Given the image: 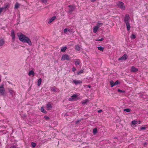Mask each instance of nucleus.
<instances>
[{
  "mask_svg": "<svg viewBox=\"0 0 148 148\" xmlns=\"http://www.w3.org/2000/svg\"><path fill=\"white\" fill-rule=\"evenodd\" d=\"M17 36L20 41L23 43H26L29 46L32 45V43L29 38L21 32L17 34Z\"/></svg>",
  "mask_w": 148,
  "mask_h": 148,
  "instance_id": "f257e3e1",
  "label": "nucleus"
},
{
  "mask_svg": "<svg viewBox=\"0 0 148 148\" xmlns=\"http://www.w3.org/2000/svg\"><path fill=\"white\" fill-rule=\"evenodd\" d=\"M103 23H98L96 26L94 27L93 29V32L94 33H96L97 32L98 29L102 26Z\"/></svg>",
  "mask_w": 148,
  "mask_h": 148,
  "instance_id": "f03ea898",
  "label": "nucleus"
},
{
  "mask_svg": "<svg viewBox=\"0 0 148 148\" xmlns=\"http://www.w3.org/2000/svg\"><path fill=\"white\" fill-rule=\"evenodd\" d=\"M118 7L121 10H124L125 9V6L123 3L121 1H119L117 3Z\"/></svg>",
  "mask_w": 148,
  "mask_h": 148,
  "instance_id": "7ed1b4c3",
  "label": "nucleus"
},
{
  "mask_svg": "<svg viewBox=\"0 0 148 148\" xmlns=\"http://www.w3.org/2000/svg\"><path fill=\"white\" fill-rule=\"evenodd\" d=\"M69 56L67 54L63 55L61 58V60H70Z\"/></svg>",
  "mask_w": 148,
  "mask_h": 148,
  "instance_id": "20e7f679",
  "label": "nucleus"
},
{
  "mask_svg": "<svg viewBox=\"0 0 148 148\" xmlns=\"http://www.w3.org/2000/svg\"><path fill=\"white\" fill-rule=\"evenodd\" d=\"M77 95H75L71 96L69 98V101H76L77 99Z\"/></svg>",
  "mask_w": 148,
  "mask_h": 148,
  "instance_id": "39448f33",
  "label": "nucleus"
},
{
  "mask_svg": "<svg viewBox=\"0 0 148 148\" xmlns=\"http://www.w3.org/2000/svg\"><path fill=\"white\" fill-rule=\"evenodd\" d=\"M52 103L50 102H49L46 106L47 110H50L52 108Z\"/></svg>",
  "mask_w": 148,
  "mask_h": 148,
  "instance_id": "423d86ee",
  "label": "nucleus"
},
{
  "mask_svg": "<svg viewBox=\"0 0 148 148\" xmlns=\"http://www.w3.org/2000/svg\"><path fill=\"white\" fill-rule=\"evenodd\" d=\"M5 89L4 87L2 86H0V95H4Z\"/></svg>",
  "mask_w": 148,
  "mask_h": 148,
  "instance_id": "0eeeda50",
  "label": "nucleus"
},
{
  "mask_svg": "<svg viewBox=\"0 0 148 148\" xmlns=\"http://www.w3.org/2000/svg\"><path fill=\"white\" fill-rule=\"evenodd\" d=\"M127 58V56L126 54H124L122 57L119 58V60H126Z\"/></svg>",
  "mask_w": 148,
  "mask_h": 148,
  "instance_id": "6e6552de",
  "label": "nucleus"
},
{
  "mask_svg": "<svg viewBox=\"0 0 148 148\" xmlns=\"http://www.w3.org/2000/svg\"><path fill=\"white\" fill-rule=\"evenodd\" d=\"M11 36L12 38V40L13 41H14L15 40V33L14 31L13 30H12L11 31Z\"/></svg>",
  "mask_w": 148,
  "mask_h": 148,
  "instance_id": "1a4fd4ad",
  "label": "nucleus"
},
{
  "mask_svg": "<svg viewBox=\"0 0 148 148\" xmlns=\"http://www.w3.org/2000/svg\"><path fill=\"white\" fill-rule=\"evenodd\" d=\"M130 19V17L128 14H126L125 17L124 21L125 23H129V21Z\"/></svg>",
  "mask_w": 148,
  "mask_h": 148,
  "instance_id": "9d476101",
  "label": "nucleus"
},
{
  "mask_svg": "<svg viewBox=\"0 0 148 148\" xmlns=\"http://www.w3.org/2000/svg\"><path fill=\"white\" fill-rule=\"evenodd\" d=\"M138 69L136 68L134 66H132L131 67L130 71L132 72H135L138 71Z\"/></svg>",
  "mask_w": 148,
  "mask_h": 148,
  "instance_id": "9b49d317",
  "label": "nucleus"
},
{
  "mask_svg": "<svg viewBox=\"0 0 148 148\" xmlns=\"http://www.w3.org/2000/svg\"><path fill=\"white\" fill-rule=\"evenodd\" d=\"M73 82L76 85H77L82 83V81L80 80H75L73 81Z\"/></svg>",
  "mask_w": 148,
  "mask_h": 148,
  "instance_id": "f8f14e48",
  "label": "nucleus"
},
{
  "mask_svg": "<svg viewBox=\"0 0 148 148\" xmlns=\"http://www.w3.org/2000/svg\"><path fill=\"white\" fill-rule=\"evenodd\" d=\"M68 7L69 8V12H71L75 8L73 5H70Z\"/></svg>",
  "mask_w": 148,
  "mask_h": 148,
  "instance_id": "ddd939ff",
  "label": "nucleus"
},
{
  "mask_svg": "<svg viewBox=\"0 0 148 148\" xmlns=\"http://www.w3.org/2000/svg\"><path fill=\"white\" fill-rule=\"evenodd\" d=\"M56 18V16H53L49 20L48 22V23L49 24H50L51 22H52Z\"/></svg>",
  "mask_w": 148,
  "mask_h": 148,
  "instance_id": "4468645a",
  "label": "nucleus"
},
{
  "mask_svg": "<svg viewBox=\"0 0 148 148\" xmlns=\"http://www.w3.org/2000/svg\"><path fill=\"white\" fill-rule=\"evenodd\" d=\"M10 6V4L8 3H5L4 5V7H2L3 8L4 10V12H5L6 11V9L8 7H9Z\"/></svg>",
  "mask_w": 148,
  "mask_h": 148,
  "instance_id": "2eb2a0df",
  "label": "nucleus"
},
{
  "mask_svg": "<svg viewBox=\"0 0 148 148\" xmlns=\"http://www.w3.org/2000/svg\"><path fill=\"white\" fill-rule=\"evenodd\" d=\"M74 62H75V64L76 66L79 65L80 63V60L79 59H75L74 60Z\"/></svg>",
  "mask_w": 148,
  "mask_h": 148,
  "instance_id": "dca6fc26",
  "label": "nucleus"
},
{
  "mask_svg": "<svg viewBox=\"0 0 148 148\" xmlns=\"http://www.w3.org/2000/svg\"><path fill=\"white\" fill-rule=\"evenodd\" d=\"M63 31L65 33H66L67 32H71L69 29L67 28L64 29L63 30Z\"/></svg>",
  "mask_w": 148,
  "mask_h": 148,
  "instance_id": "f3484780",
  "label": "nucleus"
},
{
  "mask_svg": "<svg viewBox=\"0 0 148 148\" xmlns=\"http://www.w3.org/2000/svg\"><path fill=\"white\" fill-rule=\"evenodd\" d=\"M127 30L128 31L130 30V26L129 23H125Z\"/></svg>",
  "mask_w": 148,
  "mask_h": 148,
  "instance_id": "a211bd4d",
  "label": "nucleus"
},
{
  "mask_svg": "<svg viewBox=\"0 0 148 148\" xmlns=\"http://www.w3.org/2000/svg\"><path fill=\"white\" fill-rule=\"evenodd\" d=\"M9 92L10 94L12 96H13L14 95H15V92L14 90H12V89H10L9 90Z\"/></svg>",
  "mask_w": 148,
  "mask_h": 148,
  "instance_id": "6ab92c4d",
  "label": "nucleus"
},
{
  "mask_svg": "<svg viewBox=\"0 0 148 148\" xmlns=\"http://www.w3.org/2000/svg\"><path fill=\"white\" fill-rule=\"evenodd\" d=\"M67 49L66 47H62L61 48V51L62 52H64Z\"/></svg>",
  "mask_w": 148,
  "mask_h": 148,
  "instance_id": "aec40b11",
  "label": "nucleus"
},
{
  "mask_svg": "<svg viewBox=\"0 0 148 148\" xmlns=\"http://www.w3.org/2000/svg\"><path fill=\"white\" fill-rule=\"evenodd\" d=\"M34 75H35L34 73L33 70L30 71H29V73H28V75L29 76H31V75H32L33 76H34Z\"/></svg>",
  "mask_w": 148,
  "mask_h": 148,
  "instance_id": "412c9836",
  "label": "nucleus"
},
{
  "mask_svg": "<svg viewBox=\"0 0 148 148\" xmlns=\"http://www.w3.org/2000/svg\"><path fill=\"white\" fill-rule=\"evenodd\" d=\"M89 101V100L88 99H86L84 100L82 102V105H84L86 104Z\"/></svg>",
  "mask_w": 148,
  "mask_h": 148,
  "instance_id": "4be33fe9",
  "label": "nucleus"
},
{
  "mask_svg": "<svg viewBox=\"0 0 148 148\" xmlns=\"http://www.w3.org/2000/svg\"><path fill=\"white\" fill-rule=\"evenodd\" d=\"M51 90L52 91L54 92H56L57 91V90H58V89L56 88L55 87H51Z\"/></svg>",
  "mask_w": 148,
  "mask_h": 148,
  "instance_id": "5701e85b",
  "label": "nucleus"
},
{
  "mask_svg": "<svg viewBox=\"0 0 148 148\" xmlns=\"http://www.w3.org/2000/svg\"><path fill=\"white\" fill-rule=\"evenodd\" d=\"M110 83L111 85V87H113L114 86H115V83L114 82V81L112 80H111L110 82Z\"/></svg>",
  "mask_w": 148,
  "mask_h": 148,
  "instance_id": "b1692460",
  "label": "nucleus"
},
{
  "mask_svg": "<svg viewBox=\"0 0 148 148\" xmlns=\"http://www.w3.org/2000/svg\"><path fill=\"white\" fill-rule=\"evenodd\" d=\"M42 82V79L41 78H40L38 79V84L37 85L38 86H40L41 83Z\"/></svg>",
  "mask_w": 148,
  "mask_h": 148,
  "instance_id": "393cba45",
  "label": "nucleus"
},
{
  "mask_svg": "<svg viewBox=\"0 0 148 148\" xmlns=\"http://www.w3.org/2000/svg\"><path fill=\"white\" fill-rule=\"evenodd\" d=\"M75 49L77 51H79L80 47L79 46L77 45L75 46Z\"/></svg>",
  "mask_w": 148,
  "mask_h": 148,
  "instance_id": "a878e982",
  "label": "nucleus"
},
{
  "mask_svg": "<svg viewBox=\"0 0 148 148\" xmlns=\"http://www.w3.org/2000/svg\"><path fill=\"white\" fill-rule=\"evenodd\" d=\"M97 48L99 50L102 51H103L104 49V47L101 46L98 47Z\"/></svg>",
  "mask_w": 148,
  "mask_h": 148,
  "instance_id": "bb28decb",
  "label": "nucleus"
},
{
  "mask_svg": "<svg viewBox=\"0 0 148 148\" xmlns=\"http://www.w3.org/2000/svg\"><path fill=\"white\" fill-rule=\"evenodd\" d=\"M40 110L42 112L44 113H47V111L44 110L43 107H41L40 109Z\"/></svg>",
  "mask_w": 148,
  "mask_h": 148,
  "instance_id": "cd10ccee",
  "label": "nucleus"
},
{
  "mask_svg": "<svg viewBox=\"0 0 148 148\" xmlns=\"http://www.w3.org/2000/svg\"><path fill=\"white\" fill-rule=\"evenodd\" d=\"M4 42L2 39L0 40V46H1L4 44Z\"/></svg>",
  "mask_w": 148,
  "mask_h": 148,
  "instance_id": "c85d7f7f",
  "label": "nucleus"
},
{
  "mask_svg": "<svg viewBox=\"0 0 148 148\" xmlns=\"http://www.w3.org/2000/svg\"><path fill=\"white\" fill-rule=\"evenodd\" d=\"M97 128H95L93 130V133L94 134H95L97 133Z\"/></svg>",
  "mask_w": 148,
  "mask_h": 148,
  "instance_id": "c756f323",
  "label": "nucleus"
},
{
  "mask_svg": "<svg viewBox=\"0 0 148 148\" xmlns=\"http://www.w3.org/2000/svg\"><path fill=\"white\" fill-rule=\"evenodd\" d=\"M19 4L18 3H16L14 7V9H16L18 8L19 6Z\"/></svg>",
  "mask_w": 148,
  "mask_h": 148,
  "instance_id": "7c9ffc66",
  "label": "nucleus"
},
{
  "mask_svg": "<svg viewBox=\"0 0 148 148\" xmlns=\"http://www.w3.org/2000/svg\"><path fill=\"white\" fill-rule=\"evenodd\" d=\"M136 38V36L134 34H132L131 36V38L132 39H134Z\"/></svg>",
  "mask_w": 148,
  "mask_h": 148,
  "instance_id": "2f4dec72",
  "label": "nucleus"
},
{
  "mask_svg": "<svg viewBox=\"0 0 148 148\" xmlns=\"http://www.w3.org/2000/svg\"><path fill=\"white\" fill-rule=\"evenodd\" d=\"M17 145L15 144V145H12L11 146L10 148H17Z\"/></svg>",
  "mask_w": 148,
  "mask_h": 148,
  "instance_id": "473e14b6",
  "label": "nucleus"
},
{
  "mask_svg": "<svg viewBox=\"0 0 148 148\" xmlns=\"http://www.w3.org/2000/svg\"><path fill=\"white\" fill-rule=\"evenodd\" d=\"M132 123L133 125H135L137 123V122L136 121H132Z\"/></svg>",
  "mask_w": 148,
  "mask_h": 148,
  "instance_id": "72a5a7b5",
  "label": "nucleus"
},
{
  "mask_svg": "<svg viewBox=\"0 0 148 148\" xmlns=\"http://www.w3.org/2000/svg\"><path fill=\"white\" fill-rule=\"evenodd\" d=\"M31 145L33 147H34L36 146V143L33 142L31 143Z\"/></svg>",
  "mask_w": 148,
  "mask_h": 148,
  "instance_id": "f704fd0d",
  "label": "nucleus"
},
{
  "mask_svg": "<svg viewBox=\"0 0 148 148\" xmlns=\"http://www.w3.org/2000/svg\"><path fill=\"white\" fill-rule=\"evenodd\" d=\"M4 11V10L3 8L2 7L0 8V15L1 14V13L3 11Z\"/></svg>",
  "mask_w": 148,
  "mask_h": 148,
  "instance_id": "c9c22d12",
  "label": "nucleus"
},
{
  "mask_svg": "<svg viewBox=\"0 0 148 148\" xmlns=\"http://www.w3.org/2000/svg\"><path fill=\"white\" fill-rule=\"evenodd\" d=\"M118 91L119 92H121V93H125V92L124 90H121L119 89H118Z\"/></svg>",
  "mask_w": 148,
  "mask_h": 148,
  "instance_id": "e433bc0d",
  "label": "nucleus"
},
{
  "mask_svg": "<svg viewBox=\"0 0 148 148\" xmlns=\"http://www.w3.org/2000/svg\"><path fill=\"white\" fill-rule=\"evenodd\" d=\"M114 83H115V84H114L115 85L119 84H120V83L119 82L118 80L116 81Z\"/></svg>",
  "mask_w": 148,
  "mask_h": 148,
  "instance_id": "4c0bfd02",
  "label": "nucleus"
},
{
  "mask_svg": "<svg viewBox=\"0 0 148 148\" xmlns=\"http://www.w3.org/2000/svg\"><path fill=\"white\" fill-rule=\"evenodd\" d=\"M124 111H126L127 112H130V110L129 109H124Z\"/></svg>",
  "mask_w": 148,
  "mask_h": 148,
  "instance_id": "58836bf2",
  "label": "nucleus"
},
{
  "mask_svg": "<svg viewBox=\"0 0 148 148\" xmlns=\"http://www.w3.org/2000/svg\"><path fill=\"white\" fill-rule=\"evenodd\" d=\"M103 38H101L100 39H97V40H96V41H103Z\"/></svg>",
  "mask_w": 148,
  "mask_h": 148,
  "instance_id": "ea45409f",
  "label": "nucleus"
},
{
  "mask_svg": "<svg viewBox=\"0 0 148 148\" xmlns=\"http://www.w3.org/2000/svg\"><path fill=\"white\" fill-rule=\"evenodd\" d=\"M41 0L42 1V2L44 3H46L47 2V0Z\"/></svg>",
  "mask_w": 148,
  "mask_h": 148,
  "instance_id": "a19ab883",
  "label": "nucleus"
},
{
  "mask_svg": "<svg viewBox=\"0 0 148 148\" xmlns=\"http://www.w3.org/2000/svg\"><path fill=\"white\" fill-rule=\"evenodd\" d=\"M83 70H81L79 71V72H78L77 74L79 75L80 73H83Z\"/></svg>",
  "mask_w": 148,
  "mask_h": 148,
  "instance_id": "79ce46f5",
  "label": "nucleus"
},
{
  "mask_svg": "<svg viewBox=\"0 0 148 148\" xmlns=\"http://www.w3.org/2000/svg\"><path fill=\"white\" fill-rule=\"evenodd\" d=\"M44 117L46 120H48L49 119V117L47 116H45Z\"/></svg>",
  "mask_w": 148,
  "mask_h": 148,
  "instance_id": "37998d69",
  "label": "nucleus"
},
{
  "mask_svg": "<svg viewBox=\"0 0 148 148\" xmlns=\"http://www.w3.org/2000/svg\"><path fill=\"white\" fill-rule=\"evenodd\" d=\"M141 130H144L146 129V127H143L140 128Z\"/></svg>",
  "mask_w": 148,
  "mask_h": 148,
  "instance_id": "c03bdc74",
  "label": "nucleus"
},
{
  "mask_svg": "<svg viewBox=\"0 0 148 148\" xmlns=\"http://www.w3.org/2000/svg\"><path fill=\"white\" fill-rule=\"evenodd\" d=\"M76 70V69L74 67H73V68H72V71H75V70Z\"/></svg>",
  "mask_w": 148,
  "mask_h": 148,
  "instance_id": "a18cd8bd",
  "label": "nucleus"
},
{
  "mask_svg": "<svg viewBox=\"0 0 148 148\" xmlns=\"http://www.w3.org/2000/svg\"><path fill=\"white\" fill-rule=\"evenodd\" d=\"M102 112V110H99L98 111V112L99 113L101 112Z\"/></svg>",
  "mask_w": 148,
  "mask_h": 148,
  "instance_id": "49530a36",
  "label": "nucleus"
},
{
  "mask_svg": "<svg viewBox=\"0 0 148 148\" xmlns=\"http://www.w3.org/2000/svg\"><path fill=\"white\" fill-rule=\"evenodd\" d=\"M96 0H91V2H94Z\"/></svg>",
  "mask_w": 148,
  "mask_h": 148,
  "instance_id": "de8ad7c7",
  "label": "nucleus"
},
{
  "mask_svg": "<svg viewBox=\"0 0 148 148\" xmlns=\"http://www.w3.org/2000/svg\"><path fill=\"white\" fill-rule=\"evenodd\" d=\"M88 86V87L89 88H90L91 87V86H90V85H88L87 86Z\"/></svg>",
  "mask_w": 148,
  "mask_h": 148,
  "instance_id": "09e8293b",
  "label": "nucleus"
},
{
  "mask_svg": "<svg viewBox=\"0 0 148 148\" xmlns=\"http://www.w3.org/2000/svg\"><path fill=\"white\" fill-rule=\"evenodd\" d=\"M1 81V79H0V81Z\"/></svg>",
  "mask_w": 148,
  "mask_h": 148,
  "instance_id": "8fccbe9b",
  "label": "nucleus"
}]
</instances>
